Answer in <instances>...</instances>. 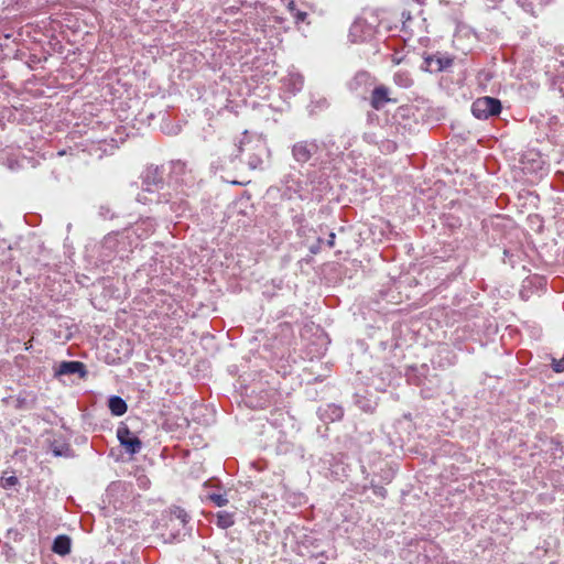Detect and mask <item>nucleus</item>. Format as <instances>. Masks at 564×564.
Instances as JSON below:
<instances>
[{"label": "nucleus", "mask_w": 564, "mask_h": 564, "mask_svg": "<svg viewBox=\"0 0 564 564\" xmlns=\"http://www.w3.org/2000/svg\"><path fill=\"white\" fill-rule=\"evenodd\" d=\"M502 106L499 99L494 97L477 98L471 105V112L477 119H488L501 112Z\"/></svg>", "instance_id": "nucleus-1"}, {"label": "nucleus", "mask_w": 564, "mask_h": 564, "mask_svg": "<svg viewBox=\"0 0 564 564\" xmlns=\"http://www.w3.org/2000/svg\"><path fill=\"white\" fill-rule=\"evenodd\" d=\"M117 437L124 451L131 455L139 453L142 448L141 440L126 424L119 425Z\"/></svg>", "instance_id": "nucleus-2"}, {"label": "nucleus", "mask_w": 564, "mask_h": 564, "mask_svg": "<svg viewBox=\"0 0 564 564\" xmlns=\"http://www.w3.org/2000/svg\"><path fill=\"white\" fill-rule=\"evenodd\" d=\"M317 151L315 142L301 141L293 145L292 153L297 162L305 163Z\"/></svg>", "instance_id": "nucleus-3"}, {"label": "nucleus", "mask_w": 564, "mask_h": 564, "mask_svg": "<svg viewBox=\"0 0 564 564\" xmlns=\"http://www.w3.org/2000/svg\"><path fill=\"white\" fill-rule=\"evenodd\" d=\"M391 101L392 99L389 98V89L386 86L380 85L375 87L370 97V105L373 109L380 110L386 104ZM393 102H395V100H393Z\"/></svg>", "instance_id": "nucleus-4"}, {"label": "nucleus", "mask_w": 564, "mask_h": 564, "mask_svg": "<svg viewBox=\"0 0 564 564\" xmlns=\"http://www.w3.org/2000/svg\"><path fill=\"white\" fill-rule=\"evenodd\" d=\"M453 64V58L440 54L425 57L426 68L431 72H442Z\"/></svg>", "instance_id": "nucleus-5"}, {"label": "nucleus", "mask_w": 564, "mask_h": 564, "mask_svg": "<svg viewBox=\"0 0 564 564\" xmlns=\"http://www.w3.org/2000/svg\"><path fill=\"white\" fill-rule=\"evenodd\" d=\"M79 373L82 377L86 375L85 365L80 361H62L55 371V376Z\"/></svg>", "instance_id": "nucleus-6"}, {"label": "nucleus", "mask_w": 564, "mask_h": 564, "mask_svg": "<svg viewBox=\"0 0 564 564\" xmlns=\"http://www.w3.org/2000/svg\"><path fill=\"white\" fill-rule=\"evenodd\" d=\"M70 539L67 535H58L53 542L52 550L58 555H67L70 552Z\"/></svg>", "instance_id": "nucleus-7"}, {"label": "nucleus", "mask_w": 564, "mask_h": 564, "mask_svg": "<svg viewBox=\"0 0 564 564\" xmlns=\"http://www.w3.org/2000/svg\"><path fill=\"white\" fill-rule=\"evenodd\" d=\"M109 409L113 415L121 416L127 412V403L120 397L113 395L109 399Z\"/></svg>", "instance_id": "nucleus-8"}, {"label": "nucleus", "mask_w": 564, "mask_h": 564, "mask_svg": "<svg viewBox=\"0 0 564 564\" xmlns=\"http://www.w3.org/2000/svg\"><path fill=\"white\" fill-rule=\"evenodd\" d=\"M35 402H36V395L35 394H30V395H26V397H18L17 399V409H30V408H33L35 405Z\"/></svg>", "instance_id": "nucleus-9"}, {"label": "nucleus", "mask_w": 564, "mask_h": 564, "mask_svg": "<svg viewBox=\"0 0 564 564\" xmlns=\"http://www.w3.org/2000/svg\"><path fill=\"white\" fill-rule=\"evenodd\" d=\"M216 523L219 528L227 529V528L234 525L235 522H234L232 514L223 511V512L217 513Z\"/></svg>", "instance_id": "nucleus-10"}, {"label": "nucleus", "mask_w": 564, "mask_h": 564, "mask_svg": "<svg viewBox=\"0 0 564 564\" xmlns=\"http://www.w3.org/2000/svg\"><path fill=\"white\" fill-rule=\"evenodd\" d=\"M394 83L401 87H410L412 85V79L406 72H399L393 77Z\"/></svg>", "instance_id": "nucleus-11"}, {"label": "nucleus", "mask_w": 564, "mask_h": 564, "mask_svg": "<svg viewBox=\"0 0 564 564\" xmlns=\"http://www.w3.org/2000/svg\"><path fill=\"white\" fill-rule=\"evenodd\" d=\"M208 499L217 507H224L228 503L226 496L220 494H212L208 496Z\"/></svg>", "instance_id": "nucleus-12"}, {"label": "nucleus", "mask_w": 564, "mask_h": 564, "mask_svg": "<svg viewBox=\"0 0 564 564\" xmlns=\"http://www.w3.org/2000/svg\"><path fill=\"white\" fill-rule=\"evenodd\" d=\"M19 482L18 478L15 476H9V477H2L1 478V487L4 489L11 488L15 486Z\"/></svg>", "instance_id": "nucleus-13"}, {"label": "nucleus", "mask_w": 564, "mask_h": 564, "mask_svg": "<svg viewBox=\"0 0 564 564\" xmlns=\"http://www.w3.org/2000/svg\"><path fill=\"white\" fill-rule=\"evenodd\" d=\"M293 18H294V22L296 24L301 23V22H304L307 18V13L304 12V11H300L297 10L294 14H292Z\"/></svg>", "instance_id": "nucleus-14"}, {"label": "nucleus", "mask_w": 564, "mask_h": 564, "mask_svg": "<svg viewBox=\"0 0 564 564\" xmlns=\"http://www.w3.org/2000/svg\"><path fill=\"white\" fill-rule=\"evenodd\" d=\"M553 370L555 372H563L564 371V359L561 360H553Z\"/></svg>", "instance_id": "nucleus-15"}, {"label": "nucleus", "mask_w": 564, "mask_h": 564, "mask_svg": "<svg viewBox=\"0 0 564 564\" xmlns=\"http://www.w3.org/2000/svg\"><path fill=\"white\" fill-rule=\"evenodd\" d=\"M286 8L291 14H294L297 11L294 0H289L286 3Z\"/></svg>", "instance_id": "nucleus-16"}, {"label": "nucleus", "mask_w": 564, "mask_h": 564, "mask_svg": "<svg viewBox=\"0 0 564 564\" xmlns=\"http://www.w3.org/2000/svg\"><path fill=\"white\" fill-rule=\"evenodd\" d=\"M335 234L334 232H330L329 236H328V239H327V246L329 248H334L335 247Z\"/></svg>", "instance_id": "nucleus-17"}, {"label": "nucleus", "mask_w": 564, "mask_h": 564, "mask_svg": "<svg viewBox=\"0 0 564 564\" xmlns=\"http://www.w3.org/2000/svg\"><path fill=\"white\" fill-rule=\"evenodd\" d=\"M32 348V339L25 343L24 349L30 350Z\"/></svg>", "instance_id": "nucleus-18"}, {"label": "nucleus", "mask_w": 564, "mask_h": 564, "mask_svg": "<svg viewBox=\"0 0 564 564\" xmlns=\"http://www.w3.org/2000/svg\"><path fill=\"white\" fill-rule=\"evenodd\" d=\"M392 62L398 65L401 63V58L393 56Z\"/></svg>", "instance_id": "nucleus-19"}, {"label": "nucleus", "mask_w": 564, "mask_h": 564, "mask_svg": "<svg viewBox=\"0 0 564 564\" xmlns=\"http://www.w3.org/2000/svg\"><path fill=\"white\" fill-rule=\"evenodd\" d=\"M384 492H386V490L381 489V491H379V495L384 496Z\"/></svg>", "instance_id": "nucleus-20"}]
</instances>
